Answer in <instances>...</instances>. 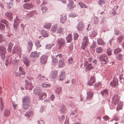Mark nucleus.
<instances>
[{
	"label": "nucleus",
	"mask_w": 124,
	"mask_h": 124,
	"mask_svg": "<svg viewBox=\"0 0 124 124\" xmlns=\"http://www.w3.org/2000/svg\"><path fill=\"white\" fill-rule=\"evenodd\" d=\"M78 4L82 8H86L87 6L86 5L81 2H79Z\"/></svg>",
	"instance_id": "c03bdc74"
},
{
	"label": "nucleus",
	"mask_w": 124,
	"mask_h": 124,
	"mask_svg": "<svg viewBox=\"0 0 124 124\" xmlns=\"http://www.w3.org/2000/svg\"><path fill=\"white\" fill-rule=\"evenodd\" d=\"M33 114V112L31 111H28L25 114V115L27 117L32 116Z\"/></svg>",
	"instance_id": "cd10ccee"
},
{
	"label": "nucleus",
	"mask_w": 124,
	"mask_h": 124,
	"mask_svg": "<svg viewBox=\"0 0 124 124\" xmlns=\"http://www.w3.org/2000/svg\"><path fill=\"white\" fill-rule=\"evenodd\" d=\"M5 40L3 35L1 34L0 35V43L4 41Z\"/></svg>",
	"instance_id": "864d4df0"
},
{
	"label": "nucleus",
	"mask_w": 124,
	"mask_h": 124,
	"mask_svg": "<svg viewBox=\"0 0 124 124\" xmlns=\"http://www.w3.org/2000/svg\"><path fill=\"white\" fill-rule=\"evenodd\" d=\"M123 106V103L121 101L118 102V104L117 105L116 108V110L118 111L120 109H122Z\"/></svg>",
	"instance_id": "393cba45"
},
{
	"label": "nucleus",
	"mask_w": 124,
	"mask_h": 124,
	"mask_svg": "<svg viewBox=\"0 0 124 124\" xmlns=\"http://www.w3.org/2000/svg\"><path fill=\"white\" fill-rule=\"evenodd\" d=\"M89 44V40L88 37L86 36L84 37L82 44L81 48L84 50Z\"/></svg>",
	"instance_id": "f03ea898"
},
{
	"label": "nucleus",
	"mask_w": 124,
	"mask_h": 124,
	"mask_svg": "<svg viewBox=\"0 0 124 124\" xmlns=\"http://www.w3.org/2000/svg\"><path fill=\"white\" fill-rule=\"evenodd\" d=\"M19 73L20 75H25L26 72L21 67H20L19 68Z\"/></svg>",
	"instance_id": "c85d7f7f"
},
{
	"label": "nucleus",
	"mask_w": 124,
	"mask_h": 124,
	"mask_svg": "<svg viewBox=\"0 0 124 124\" xmlns=\"http://www.w3.org/2000/svg\"><path fill=\"white\" fill-rule=\"evenodd\" d=\"M57 71H53L51 75L52 78H54L57 77Z\"/></svg>",
	"instance_id": "f704fd0d"
},
{
	"label": "nucleus",
	"mask_w": 124,
	"mask_h": 124,
	"mask_svg": "<svg viewBox=\"0 0 124 124\" xmlns=\"http://www.w3.org/2000/svg\"><path fill=\"white\" fill-rule=\"evenodd\" d=\"M79 35L77 33H75L74 34V39H76L78 38Z\"/></svg>",
	"instance_id": "e2e57ef3"
},
{
	"label": "nucleus",
	"mask_w": 124,
	"mask_h": 124,
	"mask_svg": "<svg viewBox=\"0 0 124 124\" xmlns=\"http://www.w3.org/2000/svg\"><path fill=\"white\" fill-rule=\"evenodd\" d=\"M39 124H44L45 122L43 120H40L39 121H38Z\"/></svg>",
	"instance_id": "774afa93"
},
{
	"label": "nucleus",
	"mask_w": 124,
	"mask_h": 124,
	"mask_svg": "<svg viewBox=\"0 0 124 124\" xmlns=\"http://www.w3.org/2000/svg\"><path fill=\"white\" fill-rule=\"evenodd\" d=\"M78 30L79 31H81L83 30L84 29V25L83 22L79 23L77 27Z\"/></svg>",
	"instance_id": "4468645a"
},
{
	"label": "nucleus",
	"mask_w": 124,
	"mask_h": 124,
	"mask_svg": "<svg viewBox=\"0 0 124 124\" xmlns=\"http://www.w3.org/2000/svg\"><path fill=\"white\" fill-rule=\"evenodd\" d=\"M83 65L86 70L90 71L94 68L92 64L91 63H89L87 61H85L84 62Z\"/></svg>",
	"instance_id": "f257e3e1"
},
{
	"label": "nucleus",
	"mask_w": 124,
	"mask_h": 124,
	"mask_svg": "<svg viewBox=\"0 0 124 124\" xmlns=\"http://www.w3.org/2000/svg\"><path fill=\"white\" fill-rule=\"evenodd\" d=\"M23 62L25 65L26 66H28L29 65L30 62L27 57L24 58L23 60Z\"/></svg>",
	"instance_id": "c756f323"
},
{
	"label": "nucleus",
	"mask_w": 124,
	"mask_h": 124,
	"mask_svg": "<svg viewBox=\"0 0 124 124\" xmlns=\"http://www.w3.org/2000/svg\"><path fill=\"white\" fill-rule=\"evenodd\" d=\"M95 80V78L94 77L92 76L90 78L89 83H87V84L90 86L92 85L94 82Z\"/></svg>",
	"instance_id": "a211bd4d"
},
{
	"label": "nucleus",
	"mask_w": 124,
	"mask_h": 124,
	"mask_svg": "<svg viewBox=\"0 0 124 124\" xmlns=\"http://www.w3.org/2000/svg\"><path fill=\"white\" fill-rule=\"evenodd\" d=\"M52 62L54 64H57L58 62L57 59L55 57H52Z\"/></svg>",
	"instance_id": "4c0bfd02"
},
{
	"label": "nucleus",
	"mask_w": 124,
	"mask_h": 124,
	"mask_svg": "<svg viewBox=\"0 0 124 124\" xmlns=\"http://www.w3.org/2000/svg\"><path fill=\"white\" fill-rule=\"evenodd\" d=\"M122 57V55L120 54H119L116 56V59L118 60H121Z\"/></svg>",
	"instance_id": "8fccbe9b"
},
{
	"label": "nucleus",
	"mask_w": 124,
	"mask_h": 124,
	"mask_svg": "<svg viewBox=\"0 0 124 124\" xmlns=\"http://www.w3.org/2000/svg\"><path fill=\"white\" fill-rule=\"evenodd\" d=\"M63 31V29L62 28H59L58 29L57 32L59 33H62Z\"/></svg>",
	"instance_id": "0e129e2a"
},
{
	"label": "nucleus",
	"mask_w": 124,
	"mask_h": 124,
	"mask_svg": "<svg viewBox=\"0 0 124 124\" xmlns=\"http://www.w3.org/2000/svg\"><path fill=\"white\" fill-rule=\"evenodd\" d=\"M94 23L95 24H96L98 23L99 21V20L97 16H95L94 18Z\"/></svg>",
	"instance_id": "37998d69"
},
{
	"label": "nucleus",
	"mask_w": 124,
	"mask_h": 124,
	"mask_svg": "<svg viewBox=\"0 0 124 124\" xmlns=\"http://www.w3.org/2000/svg\"><path fill=\"white\" fill-rule=\"evenodd\" d=\"M6 53L5 47L3 46H0V55L2 59H4Z\"/></svg>",
	"instance_id": "7ed1b4c3"
},
{
	"label": "nucleus",
	"mask_w": 124,
	"mask_h": 124,
	"mask_svg": "<svg viewBox=\"0 0 124 124\" xmlns=\"http://www.w3.org/2000/svg\"><path fill=\"white\" fill-rule=\"evenodd\" d=\"M65 41L62 38H60L58 39L57 41V43L60 49L61 47L63 46L65 44Z\"/></svg>",
	"instance_id": "1a4fd4ad"
},
{
	"label": "nucleus",
	"mask_w": 124,
	"mask_h": 124,
	"mask_svg": "<svg viewBox=\"0 0 124 124\" xmlns=\"http://www.w3.org/2000/svg\"><path fill=\"white\" fill-rule=\"evenodd\" d=\"M62 90V88L61 87H58L57 88L56 90V92L58 93H59L61 92Z\"/></svg>",
	"instance_id": "5fc2aeb1"
},
{
	"label": "nucleus",
	"mask_w": 124,
	"mask_h": 124,
	"mask_svg": "<svg viewBox=\"0 0 124 124\" xmlns=\"http://www.w3.org/2000/svg\"><path fill=\"white\" fill-rule=\"evenodd\" d=\"M93 93L91 92H89L87 93V96L86 98L87 99L91 98L93 97Z\"/></svg>",
	"instance_id": "ea45409f"
},
{
	"label": "nucleus",
	"mask_w": 124,
	"mask_h": 124,
	"mask_svg": "<svg viewBox=\"0 0 124 124\" xmlns=\"http://www.w3.org/2000/svg\"><path fill=\"white\" fill-rule=\"evenodd\" d=\"M10 112L9 110L6 109L4 111V116L5 117H8L10 115Z\"/></svg>",
	"instance_id": "aec40b11"
},
{
	"label": "nucleus",
	"mask_w": 124,
	"mask_h": 124,
	"mask_svg": "<svg viewBox=\"0 0 124 124\" xmlns=\"http://www.w3.org/2000/svg\"><path fill=\"white\" fill-rule=\"evenodd\" d=\"M25 82L26 84V89L27 90H30L32 89L33 88V86L32 83L30 82H28L26 80H25Z\"/></svg>",
	"instance_id": "0eeeda50"
},
{
	"label": "nucleus",
	"mask_w": 124,
	"mask_h": 124,
	"mask_svg": "<svg viewBox=\"0 0 124 124\" xmlns=\"http://www.w3.org/2000/svg\"><path fill=\"white\" fill-rule=\"evenodd\" d=\"M65 78V71H64L61 72L59 76V79L61 81L64 80Z\"/></svg>",
	"instance_id": "f8f14e48"
},
{
	"label": "nucleus",
	"mask_w": 124,
	"mask_h": 124,
	"mask_svg": "<svg viewBox=\"0 0 124 124\" xmlns=\"http://www.w3.org/2000/svg\"><path fill=\"white\" fill-rule=\"evenodd\" d=\"M66 110V108L65 106L64 105H61V107L60 108V111L63 113H64Z\"/></svg>",
	"instance_id": "72a5a7b5"
},
{
	"label": "nucleus",
	"mask_w": 124,
	"mask_h": 124,
	"mask_svg": "<svg viewBox=\"0 0 124 124\" xmlns=\"http://www.w3.org/2000/svg\"><path fill=\"white\" fill-rule=\"evenodd\" d=\"M118 83V80L116 78H114L110 83V85L112 87L116 86Z\"/></svg>",
	"instance_id": "9b49d317"
},
{
	"label": "nucleus",
	"mask_w": 124,
	"mask_h": 124,
	"mask_svg": "<svg viewBox=\"0 0 124 124\" xmlns=\"http://www.w3.org/2000/svg\"><path fill=\"white\" fill-rule=\"evenodd\" d=\"M65 65L64 61L63 59L62 58L61 59H60L58 63L59 67L60 68H62Z\"/></svg>",
	"instance_id": "6ab92c4d"
},
{
	"label": "nucleus",
	"mask_w": 124,
	"mask_h": 124,
	"mask_svg": "<svg viewBox=\"0 0 124 124\" xmlns=\"http://www.w3.org/2000/svg\"><path fill=\"white\" fill-rule=\"evenodd\" d=\"M56 57L57 59V60L58 59H59V58H60V59H61L62 58V56L61 54H57L56 56Z\"/></svg>",
	"instance_id": "bf43d9fd"
},
{
	"label": "nucleus",
	"mask_w": 124,
	"mask_h": 124,
	"mask_svg": "<svg viewBox=\"0 0 124 124\" xmlns=\"http://www.w3.org/2000/svg\"><path fill=\"white\" fill-rule=\"evenodd\" d=\"M13 59H12V57L8 56L7 57L5 62V64L6 66H8L9 63L12 64L13 63Z\"/></svg>",
	"instance_id": "9d476101"
},
{
	"label": "nucleus",
	"mask_w": 124,
	"mask_h": 124,
	"mask_svg": "<svg viewBox=\"0 0 124 124\" xmlns=\"http://www.w3.org/2000/svg\"><path fill=\"white\" fill-rule=\"evenodd\" d=\"M42 35L43 36L45 37H47L48 35L47 32L44 30L42 31Z\"/></svg>",
	"instance_id": "de8ad7c7"
},
{
	"label": "nucleus",
	"mask_w": 124,
	"mask_h": 124,
	"mask_svg": "<svg viewBox=\"0 0 124 124\" xmlns=\"http://www.w3.org/2000/svg\"><path fill=\"white\" fill-rule=\"evenodd\" d=\"M33 6L30 4L25 3L23 6V8L26 9H28L33 7Z\"/></svg>",
	"instance_id": "f3484780"
},
{
	"label": "nucleus",
	"mask_w": 124,
	"mask_h": 124,
	"mask_svg": "<svg viewBox=\"0 0 124 124\" xmlns=\"http://www.w3.org/2000/svg\"><path fill=\"white\" fill-rule=\"evenodd\" d=\"M98 44L99 45L103 46L105 44L103 40L101 38H99L97 40Z\"/></svg>",
	"instance_id": "2f4dec72"
},
{
	"label": "nucleus",
	"mask_w": 124,
	"mask_h": 124,
	"mask_svg": "<svg viewBox=\"0 0 124 124\" xmlns=\"http://www.w3.org/2000/svg\"><path fill=\"white\" fill-rule=\"evenodd\" d=\"M40 54V52L38 53L35 51L32 52L30 54V56L32 58L38 57Z\"/></svg>",
	"instance_id": "ddd939ff"
},
{
	"label": "nucleus",
	"mask_w": 124,
	"mask_h": 124,
	"mask_svg": "<svg viewBox=\"0 0 124 124\" xmlns=\"http://www.w3.org/2000/svg\"><path fill=\"white\" fill-rule=\"evenodd\" d=\"M102 96H105L108 94L107 90L106 89H105L101 92Z\"/></svg>",
	"instance_id": "a19ab883"
},
{
	"label": "nucleus",
	"mask_w": 124,
	"mask_h": 124,
	"mask_svg": "<svg viewBox=\"0 0 124 124\" xmlns=\"http://www.w3.org/2000/svg\"><path fill=\"white\" fill-rule=\"evenodd\" d=\"M30 103H23V107L25 109H28Z\"/></svg>",
	"instance_id": "58836bf2"
},
{
	"label": "nucleus",
	"mask_w": 124,
	"mask_h": 124,
	"mask_svg": "<svg viewBox=\"0 0 124 124\" xmlns=\"http://www.w3.org/2000/svg\"><path fill=\"white\" fill-rule=\"evenodd\" d=\"M107 53L108 56H110L111 54V51L109 50H107Z\"/></svg>",
	"instance_id": "338daca9"
},
{
	"label": "nucleus",
	"mask_w": 124,
	"mask_h": 124,
	"mask_svg": "<svg viewBox=\"0 0 124 124\" xmlns=\"http://www.w3.org/2000/svg\"><path fill=\"white\" fill-rule=\"evenodd\" d=\"M35 44L36 46L38 47H39L41 46V45L40 44L39 41H36Z\"/></svg>",
	"instance_id": "4d7b16f0"
},
{
	"label": "nucleus",
	"mask_w": 124,
	"mask_h": 124,
	"mask_svg": "<svg viewBox=\"0 0 124 124\" xmlns=\"http://www.w3.org/2000/svg\"><path fill=\"white\" fill-rule=\"evenodd\" d=\"M19 21L18 18L16 17V19H15L14 23V28L16 29L17 28V26L18 24Z\"/></svg>",
	"instance_id": "412c9836"
},
{
	"label": "nucleus",
	"mask_w": 124,
	"mask_h": 124,
	"mask_svg": "<svg viewBox=\"0 0 124 124\" xmlns=\"http://www.w3.org/2000/svg\"><path fill=\"white\" fill-rule=\"evenodd\" d=\"M57 29V27L56 25H53L51 29L53 31H56Z\"/></svg>",
	"instance_id": "09e8293b"
},
{
	"label": "nucleus",
	"mask_w": 124,
	"mask_h": 124,
	"mask_svg": "<svg viewBox=\"0 0 124 124\" xmlns=\"http://www.w3.org/2000/svg\"><path fill=\"white\" fill-rule=\"evenodd\" d=\"M121 51V50L119 48H117L115 49L114 50V53L115 54H117L119 53Z\"/></svg>",
	"instance_id": "3c124183"
},
{
	"label": "nucleus",
	"mask_w": 124,
	"mask_h": 124,
	"mask_svg": "<svg viewBox=\"0 0 124 124\" xmlns=\"http://www.w3.org/2000/svg\"><path fill=\"white\" fill-rule=\"evenodd\" d=\"M99 59L101 63L103 64H106L108 61V58L106 54L102 55L99 57Z\"/></svg>",
	"instance_id": "20e7f679"
},
{
	"label": "nucleus",
	"mask_w": 124,
	"mask_h": 124,
	"mask_svg": "<svg viewBox=\"0 0 124 124\" xmlns=\"http://www.w3.org/2000/svg\"><path fill=\"white\" fill-rule=\"evenodd\" d=\"M5 16L10 20L12 18L13 14L10 12H7L5 14Z\"/></svg>",
	"instance_id": "a878e982"
},
{
	"label": "nucleus",
	"mask_w": 124,
	"mask_h": 124,
	"mask_svg": "<svg viewBox=\"0 0 124 124\" xmlns=\"http://www.w3.org/2000/svg\"><path fill=\"white\" fill-rule=\"evenodd\" d=\"M21 50L20 48L17 46H14L13 48L12 52L13 54H14L16 53H19L21 55Z\"/></svg>",
	"instance_id": "39448f33"
},
{
	"label": "nucleus",
	"mask_w": 124,
	"mask_h": 124,
	"mask_svg": "<svg viewBox=\"0 0 124 124\" xmlns=\"http://www.w3.org/2000/svg\"><path fill=\"white\" fill-rule=\"evenodd\" d=\"M54 45L53 44L52 45L48 44L46 46V49H49L50 48H51V47L53 46Z\"/></svg>",
	"instance_id": "6e6d98bb"
},
{
	"label": "nucleus",
	"mask_w": 124,
	"mask_h": 124,
	"mask_svg": "<svg viewBox=\"0 0 124 124\" xmlns=\"http://www.w3.org/2000/svg\"><path fill=\"white\" fill-rule=\"evenodd\" d=\"M65 118V116L62 115L61 116L59 117V119L60 120H61Z\"/></svg>",
	"instance_id": "69168bd1"
},
{
	"label": "nucleus",
	"mask_w": 124,
	"mask_h": 124,
	"mask_svg": "<svg viewBox=\"0 0 124 124\" xmlns=\"http://www.w3.org/2000/svg\"><path fill=\"white\" fill-rule=\"evenodd\" d=\"M13 43L10 42L8 45L7 50L8 52L10 53L11 51L12 47L13 46Z\"/></svg>",
	"instance_id": "5701e85b"
},
{
	"label": "nucleus",
	"mask_w": 124,
	"mask_h": 124,
	"mask_svg": "<svg viewBox=\"0 0 124 124\" xmlns=\"http://www.w3.org/2000/svg\"><path fill=\"white\" fill-rule=\"evenodd\" d=\"M23 103H30V99L28 96L23 97L22 99Z\"/></svg>",
	"instance_id": "dca6fc26"
},
{
	"label": "nucleus",
	"mask_w": 124,
	"mask_h": 124,
	"mask_svg": "<svg viewBox=\"0 0 124 124\" xmlns=\"http://www.w3.org/2000/svg\"><path fill=\"white\" fill-rule=\"evenodd\" d=\"M124 36H119L117 38V41L119 43L121 42L123 39L124 38Z\"/></svg>",
	"instance_id": "a18cd8bd"
},
{
	"label": "nucleus",
	"mask_w": 124,
	"mask_h": 124,
	"mask_svg": "<svg viewBox=\"0 0 124 124\" xmlns=\"http://www.w3.org/2000/svg\"><path fill=\"white\" fill-rule=\"evenodd\" d=\"M38 95L39 96V99L42 100L43 99L45 98L46 96V93H42L41 92Z\"/></svg>",
	"instance_id": "b1692460"
},
{
	"label": "nucleus",
	"mask_w": 124,
	"mask_h": 124,
	"mask_svg": "<svg viewBox=\"0 0 124 124\" xmlns=\"http://www.w3.org/2000/svg\"><path fill=\"white\" fill-rule=\"evenodd\" d=\"M0 109L1 111L4 109L3 105L2 103V101L1 98L0 99Z\"/></svg>",
	"instance_id": "49530a36"
},
{
	"label": "nucleus",
	"mask_w": 124,
	"mask_h": 124,
	"mask_svg": "<svg viewBox=\"0 0 124 124\" xmlns=\"http://www.w3.org/2000/svg\"><path fill=\"white\" fill-rule=\"evenodd\" d=\"M5 25L1 23H0V30H3L5 28Z\"/></svg>",
	"instance_id": "603ef678"
},
{
	"label": "nucleus",
	"mask_w": 124,
	"mask_h": 124,
	"mask_svg": "<svg viewBox=\"0 0 124 124\" xmlns=\"http://www.w3.org/2000/svg\"><path fill=\"white\" fill-rule=\"evenodd\" d=\"M33 46V44L31 41H30L28 42L27 46L28 51H30L32 49Z\"/></svg>",
	"instance_id": "4be33fe9"
},
{
	"label": "nucleus",
	"mask_w": 124,
	"mask_h": 124,
	"mask_svg": "<svg viewBox=\"0 0 124 124\" xmlns=\"http://www.w3.org/2000/svg\"><path fill=\"white\" fill-rule=\"evenodd\" d=\"M105 3V2L103 0H100L99 1V3L100 5L104 4Z\"/></svg>",
	"instance_id": "680f3d73"
},
{
	"label": "nucleus",
	"mask_w": 124,
	"mask_h": 124,
	"mask_svg": "<svg viewBox=\"0 0 124 124\" xmlns=\"http://www.w3.org/2000/svg\"><path fill=\"white\" fill-rule=\"evenodd\" d=\"M42 86L44 87H50L51 85L49 84L43 83L42 84Z\"/></svg>",
	"instance_id": "79ce46f5"
},
{
	"label": "nucleus",
	"mask_w": 124,
	"mask_h": 124,
	"mask_svg": "<svg viewBox=\"0 0 124 124\" xmlns=\"http://www.w3.org/2000/svg\"><path fill=\"white\" fill-rule=\"evenodd\" d=\"M119 97L116 94L114 95L112 99V101L113 104H116L119 102Z\"/></svg>",
	"instance_id": "423d86ee"
},
{
	"label": "nucleus",
	"mask_w": 124,
	"mask_h": 124,
	"mask_svg": "<svg viewBox=\"0 0 124 124\" xmlns=\"http://www.w3.org/2000/svg\"><path fill=\"white\" fill-rule=\"evenodd\" d=\"M48 56L47 55H43L40 58V62L42 64H44L46 63Z\"/></svg>",
	"instance_id": "6e6552de"
},
{
	"label": "nucleus",
	"mask_w": 124,
	"mask_h": 124,
	"mask_svg": "<svg viewBox=\"0 0 124 124\" xmlns=\"http://www.w3.org/2000/svg\"><path fill=\"white\" fill-rule=\"evenodd\" d=\"M67 19V16L65 14L61 15L60 18V22L62 23H65Z\"/></svg>",
	"instance_id": "2eb2a0df"
},
{
	"label": "nucleus",
	"mask_w": 124,
	"mask_h": 124,
	"mask_svg": "<svg viewBox=\"0 0 124 124\" xmlns=\"http://www.w3.org/2000/svg\"><path fill=\"white\" fill-rule=\"evenodd\" d=\"M69 3L68 6L70 9H72L74 7L73 2L71 0H69Z\"/></svg>",
	"instance_id": "7c9ffc66"
},
{
	"label": "nucleus",
	"mask_w": 124,
	"mask_h": 124,
	"mask_svg": "<svg viewBox=\"0 0 124 124\" xmlns=\"http://www.w3.org/2000/svg\"><path fill=\"white\" fill-rule=\"evenodd\" d=\"M41 9L42 13H44L47 11V8L46 7L41 5Z\"/></svg>",
	"instance_id": "e433bc0d"
},
{
	"label": "nucleus",
	"mask_w": 124,
	"mask_h": 124,
	"mask_svg": "<svg viewBox=\"0 0 124 124\" xmlns=\"http://www.w3.org/2000/svg\"><path fill=\"white\" fill-rule=\"evenodd\" d=\"M102 49L101 47H99L96 49V52L97 53H100Z\"/></svg>",
	"instance_id": "052dcab7"
},
{
	"label": "nucleus",
	"mask_w": 124,
	"mask_h": 124,
	"mask_svg": "<svg viewBox=\"0 0 124 124\" xmlns=\"http://www.w3.org/2000/svg\"><path fill=\"white\" fill-rule=\"evenodd\" d=\"M72 35L70 34H69L66 37V40L68 42H69L72 40Z\"/></svg>",
	"instance_id": "c9c22d12"
},
{
	"label": "nucleus",
	"mask_w": 124,
	"mask_h": 124,
	"mask_svg": "<svg viewBox=\"0 0 124 124\" xmlns=\"http://www.w3.org/2000/svg\"><path fill=\"white\" fill-rule=\"evenodd\" d=\"M52 25L50 23H46L44 24V27L45 29H49L50 28Z\"/></svg>",
	"instance_id": "473e14b6"
},
{
	"label": "nucleus",
	"mask_w": 124,
	"mask_h": 124,
	"mask_svg": "<svg viewBox=\"0 0 124 124\" xmlns=\"http://www.w3.org/2000/svg\"><path fill=\"white\" fill-rule=\"evenodd\" d=\"M2 22L6 24V27H8V22L6 20H2Z\"/></svg>",
	"instance_id": "13d9d810"
},
{
	"label": "nucleus",
	"mask_w": 124,
	"mask_h": 124,
	"mask_svg": "<svg viewBox=\"0 0 124 124\" xmlns=\"http://www.w3.org/2000/svg\"><path fill=\"white\" fill-rule=\"evenodd\" d=\"M41 92V90L40 88L37 87L34 90V93L38 95Z\"/></svg>",
	"instance_id": "bb28decb"
}]
</instances>
